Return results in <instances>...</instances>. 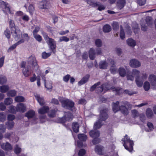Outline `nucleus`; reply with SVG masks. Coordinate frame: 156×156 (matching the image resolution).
I'll use <instances>...</instances> for the list:
<instances>
[{
    "label": "nucleus",
    "mask_w": 156,
    "mask_h": 156,
    "mask_svg": "<svg viewBox=\"0 0 156 156\" xmlns=\"http://www.w3.org/2000/svg\"><path fill=\"white\" fill-rule=\"evenodd\" d=\"M108 116L107 113V110L104 109L101 111L100 116V119L96 122L94 125V129L90 131V135L94 139L92 140V143L94 144H96L100 142V140L97 139L100 135L99 131L97 130L100 128L103 124V121H105L108 118Z\"/></svg>",
    "instance_id": "f257e3e1"
},
{
    "label": "nucleus",
    "mask_w": 156,
    "mask_h": 156,
    "mask_svg": "<svg viewBox=\"0 0 156 156\" xmlns=\"http://www.w3.org/2000/svg\"><path fill=\"white\" fill-rule=\"evenodd\" d=\"M27 62L29 64L31 65V68L30 69L27 66V67L23 68V74L26 77L30 75V69L36 71L39 68V66L35 56L32 55L30 56L28 58Z\"/></svg>",
    "instance_id": "f03ea898"
},
{
    "label": "nucleus",
    "mask_w": 156,
    "mask_h": 156,
    "mask_svg": "<svg viewBox=\"0 0 156 156\" xmlns=\"http://www.w3.org/2000/svg\"><path fill=\"white\" fill-rule=\"evenodd\" d=\"M111 88L112 89L113 91H115L118 94H120L123 91L122 88L120 87L113 88L111 87L110 85L108 84H103L101 87H97L96 89V91L98 93H102L104 94L105 92Z\"/></svg>",
    "instance_id": "7ed1b4c3"
},
{
    "label": "nucleus",
    "mask_w": 156,
    "mask_h": 156,
    "mask_svg": "<svg viewBox=\"0 0 156 156\" xmlns=\"http://www.w3.org/2000/svg\"><path fill=\"white\" fill-rule=\"evenodd\" d=\"M122 140L124 142L123 145L125 148L129 152H131L133 150V141L130 140L127 135L125 136L124 138L122 139Z\"/></svg>",
    "instance_id": "20e7f679"
},
{
    "label": "nucleus",
    "mask_w": 156,
    "mask_h": 156,
    "mask_svg": "<svg viewBox=\"0 0 156 156\" xmlns=\"http://www.w3.org/2000/svg\"><path fill=\"white\" fill-rule=\"evenodd\" d=\"M119 102L116 101L115 103H113L112 107L113 111L114 112H116L120 110L121 112L125 115H127L128 113V110L125 106H122L119 107L118 105Z\"/></svg>",
    "instance_id": "39448f33"
},
{
    "label": "nucleus",
    "mask_w": 156,
    "mask_h": 156,
    "mask_svg": "<svg viewBox=\"0 0 156 156\" xmlns=\"http://www.w3.org/2000/svg\"><path fill=\"white\" fill-rule=\"evenodd\" d=\"M59 100L61 102L62 105L64 108L71 110L74 105V103L71 100L60 98Z\"/></svg>",
    "instance_id": "423d86ee"
},
{
    "label": "nucleus",
    "mask_w": 156,
    "mask_h": 156,
    "mask_svg": "<svg viewBox=\"0 0 156 156\" xmlns=\"http://www.w3.org/2000/svg\"><path fill=\"white\" fill-rule=\"evenodd\" d=\"M11 33L12 36L16 41H18L20 38L21 35V32L18 27H13L11 30Z\"/></svg>",
    "instance_id": "0eeeda50"
},
{
    "label": "nucleus",
    "mask_w": 156,
    "mask_h": 156,
    "mask_svg": "<svg viewBox=\"0 0 156 156\" xmlns=\"http://www.w3.org/2000/svg\"><path fill=\"white\" fill-rule=\"evenodd\" d=\"M46 42L48 45L51 51L54 53H55L56 47V41L54 39L51 38Z\"/></svg>",
    "instance_id": "6e6552de"
},
{
    "label": "nucleus",
    "mask_w": 156,
    "mask_h": 156,
    "mask_svg": "<svg viewBox=\"0 0 156 156\" xmlns=\"http://www.w3.org/2000/svg\"><path fill=\"white\" fill-rule=\"evenodd\" d=\"M0 7L2 8L4 12L11 13L9 4L1 0H0Z\"/></svg>",
    "instance_id": "1a4fd4ad"
},
{
    "label": "nucleus",
    "mask_w": 156,
    "mask_h": 156,
    "mask_svg": "<svg viewBox=\"0 0 156 156\" xmlns=\"http://www.w3.org/2000/svg\"><path fill=\"white\" fill-rule=\"evenodd\" d=\"M110 65H111V67L110 70L111 73L113 74H115L117 72V69L115 67V63L112 60L109 62Z\"/></svg>",
    "instance_id": "9d476101"
},
{
    "label": "nucleus",
    "mask_w": 156,
    "mask_h": 156,
    "mask_svg": "<svg viewBox=\"0 0 156 156\" xmlns=\"http://www.w3.org/2000/svg\"><path fill=\"white\" fill-rule=\"evenodd\" d=\"M73 115L70 113L66 112L65 114V116L63 117L62 122H65L67 121H70L72 119Z\"/></svg>",
    "instance_id": "9b49d317"
},
{
    "label": "nucleus",
    "mask_w": 156,
    "mask_h": 156,
    "mask_svg": "<svg viewBox=\"0 0 156 156\" xmlns=\"http://www.w3.org/2000/svg\"><path fill=\"white\" fill-rule=\"evenodd\" d=\"M50 7V3L46 1H44L40 2L39 4V7L41 9H48Z\"/></svg>",
    "instance_id": "f8f14e48"
},
{
    "label": "nucleus",
    "mask_w": 156,
    "mask_h": 156,
    "mask_svg": "<svg viewBox=\"0 0 156 156\" xmlns=\"http://www.w3.org/2000/svg\"><path fill=\"white\" fill-rule=\"evenodd\" d=\"M26 110V106L23 103L19 104L16 107V110L17 112L23 113Z\"/></svg>",
    "instance_id": "ddd939ff"
},
{
    "label": "nucleus",
    "mask_w": 156,
    "mask_h": 156,
    "mask_svg": "<svg viewBox=\"0 0 156 156\" xmlns=\"http://www.w3.org/2000/svg\"><path fill=\"white\" fill-rule=\"evenodd\" d=\"M129 65L132 67L137 68L140 67L141 64L138 60L135 59H132L130 61Z\"/></svg>",
    "instance_id": "4468645a"
},
{
    "label": "nucleus",
    "mask_w": 156,
    "mask_h": 156,
    "mask_svg": "<svg viewBox=\"0 0 156 156\" xmlns=\"http://www.w3.org/2000/svg\"><path fill=\"white\" fill-rule=\"evenodd\" d=\"M149 81L151 85L154 87L156 86V76L154 75H150L148 78Z\"/></svg>",
    "instance_id": "2eb2a0df"
},
{
    "label": "nucleus",
    "mask_w": 156,
    "mask_h": 156,
    "mask_svg": "<svg viewBox=\"0 0 156 156\" xmlns=\"http://www.w3.org/2000/svg\"><path fill=\"white\" fill-rule=\"evenodd\" d=\"M1 147L2 149L5 150L9 151L11 150L12 149V146L8 142L2 144L1 145Z\"/></svg>",
    "instance_id": "dca6fc26"
},
{
    "label": "nucleus",
    "mask_w": 156,
    "mask_h": 156,
    "mask_svg": "<svg viewBox=\"0 0 156 156\" xmlns=\"http://www.w3.org/2000/svg\"><path fill=\"white\" fill-rule=\"evenodd\" d=\"M24 42V40L23 39H21L20 41H18L17 42L13 44L10 47L8 50V51H10L14 49H15L16 46L21 43Z\"/></svg>",
    "instance_id": "f3484780"
},
{
    "label": "nucleus",
    "mask_w": 156,
    "mask_h": 156,
    "mask_svg": "<svg viewBox=\"0 0 156 156\" xmlns=\"http://www.w3.org/2000/svg\"><path fill=\"white\" fill-rule=\"evenodd\" d=\"M36 99L37 100L40 105H43L44 104V99L40 95L36 94L35 95Z\"/></svg>",
    "instance_id": "a211bd4d"
},
{
    "label": "nucleus",
    "mask_w": 156,
    "mask_h": 156,
    "mask_svg": "<svg viewBox=\"0 0 156 156\" xmlns=\"http://www.w3.org/2000/svg\"><path fill=\"white\" fill-rule=\"evenodd\" d=\"M89 54L90 58L91 60H93L95 58L96 55V52L95 50L93 48H90L89 51Z\"/></svg>",
    "instance_id": "6ab92c4d"
},
{
    "label": "nucleus",
    "mask_w": 156,
    "mask_h": 156,
    "mask_svg": "<svg viewBox=\"0 0 156 156\" xmlns=\"http://www.w3.org/2000/svg\"><path fill=\"white\" fill-rule=\"evenodd\" d=\"M49 110V108L48 106H43L41 108L39 109L38 113L41 114H44L47 113Z\"/></svg>",
    "instance_id": "aec40b11"
},
{
    "label": "nucleus",
    "mask_w": 156,
    "mask_h": 156,
    "mask_svg": "<svg viewBox=\"0 0 156 156\" xmlns=\"http://www.w3.org/2000/svg\"><path fill=\"white\" fill-rule=\"evenodd\" d=\"M89 75H87L86 76L83 77V78L78 83V84L79 85H81L84 84L87 82L89 78Z\"/></svg>",
    "instance_id": "412c9836"
},
{
    "label": "nucleus",
    "mask_w": 156,
    "mask_h": 156,
    "mask_svg": "<svg viewBox=\"0 0 156 156\" xmlns=\"http://www.w3.org/2000/svg\"><path fill=\"white\" fill-rule=\"evenodd\" d=\"M125 4V0H118L117 5L120 9H122Z\"/></svg>",
    "instance_id": "4be33fe9"
},
{
    "label": "nucleus",
    "mask_w": 156,
    "mask_h": 156,
    "mask_svg": "<svg viewBox=\"0 0 156 156\" xmlns=\"http://www.w3.org/2000/svg\"><path fill=\"white\" fill-rule=\"evenodd\" d=\"M108 66V63L105 61H101L99 63L100 68L101 69H106L107 68Z\"/></svg>",
    "instance_id": "5701e85b"
},
{
    "label": "nucleus",
    "mask_w": 156,
    "mask_h": 156,
    "mask_svg": "<svg viewBox=\"0 0 156 156\" xmlns=\"http://www.w3.org/2000/svg\"><path fill=\"white\" fill-rule=\"evenodd\" d=\"M79 125L77 122L72 124V128L74 132L77 133L79 131Z\"/></svg>",
    "instance_id": "b1692460"
},
{
    "label": "nucleus",
    "mask_w": 156,
    "mask_h": 156,
    "mask_svg": "<svg viewBox=\"0 0 156 156\" xmlns=\"http://www.w3.org/2000/svg\"><path fill=\"white\" fill-rule=\"evenodd\" d=\"M118 72L119 74L121 76L123 77L126 76V70L123 67H120L118 69Z\"/></svg>",
    "instance_id": "393cba45"
},
{
    "label": "nucleus",
    "mask_w": 156,
    "mask_h": 156,
    "mask_svg": "<svg viewBox=\"0 0 156 156\" xmlns=\"http://www.w3.org/2000/svg\"><path fill=\"white\" fill-rule=\"evenodd\" d=\"M9 89L8 86L4 85L0 87V92L2 93H5L8 91Z\"/></svg>",
    "instance_id": "a878e982"
},
{
    "label": "nucleus",
    "mask_w": 156,
    "mask_h": 156,
    "mask_svg": "<svg viewBox=\"0 0 156 156\" xmlns=\"http://www.w3.org/2000/svg\"><path fill=\"white\" fill-rule=\"evenodd\" d=\"M127 44L132 47H134L136 44L135 41L132 39L129 38L127 40Z\"/></svg>",
    "instance_id": "bb28decb"
},
{
    "label": "nucleus",
    "mask_w": 156,
    "mask_h": 156,
    "mask_svg": "<svg viewBox=\"0 0 156 156\" xmlns=\"http://www.w3.org/2000/svg\"><path fill=\"white\" fill-rule=\"evenodd\" d=\"M103 150V147L101 146H96L95 148V151L99 154H101L102 151Z\"/></svg>",
    "instance_id": "cd10ccee"
},
{
    "label": "nucleus",
    "mask_w": 156,
    "mask_h": 156,
    "mask_svg": "<svg viewBox=\"0 0 156 156\" xmlns=\"http://www.w3.org/2000/svg\"><path fill=\"white\" fill-rule=\"evenodd\" d=\"M35 112L33 110H30L25 114V116L28 118H32L35 115Z\"/></svg>",
    "instance_id": "c85d7f7f"
},
{
    "label": "nucleus",
    "mask_w": 156,
    "mask_h": 156,
    "mask_svg": "<svg viewBox=\"0 0 156 156\" xmlns=\"http://www.w3.org/2000/svg\"><path fill=\"white\" fill-rule=\"evenodd\" d=\"M96 5V7H98L97 9L100 11L104 10L105 8V5H102L99 2H97Z\"/></svg>",
    "instance_id": "c756f323"
},
{
    "label": "nucleus",
    "mask_w": 156,
    "mask_h": 156,
    "mask_svg": "<svg viewBox=\"0 0 156 156\" xmlns=\"http://www.w3.org/2000/svg\"><path fill=\"white\" fill-rule=\"evenodd\" d=\"M44 85L46 88L48 90H51L52 86L51 82L49 80H47L46 82L44 83Z\"/></svg>",
    "instance_id": "7c9ffc66"
},
{
    "label": "nucleus",
    "mask_w": 156,
    "mask_h": 156,
    "mask_svg": "<svg viewBox=\"0 0 156 156\" xmlns=\"http://www.w3.org/2000/svg\"><path fill=\"white\" fill-rule=\"evenodd\" d=\"M78 138L81 141H85L87 139L86 135L84 134H79L78 135Z\"/></svg>",
    "instance_id": "2f4dec72"
},
{
    "label": "nucleus",
    "mask_w": 156,
    "mask_h": 156,
    "mask_svg": "<svg viewBox=\"0 0 156 156\" xmlns=\"http://www.w3.org/2000/svg\"><path fill=\"white\" fill-rule=\"evenodd\" d=\"M111 30V27L108 24L105 25L103 27V30L104 32L105 33H108L110 32Z\"/></svg>",
    "instance_id": "473e14b6"
},
{
    "label": "nucleus",
    "mask_w": 156,
    "mask_h": 156,
    "mask_svg": "<svg viewBox=\"0 0 156 156\" xmlns=\"http://www.w3.org/2000/svg\"><path fill=\"white\" fill-rule=\"evenodd\" d=\"M147 125L148 128V129H146V131H147L149 132L152 131L154 128L153 124L151 122H148Z\"/></svg>",
    "instance_id": "72a5a7b5"
},
{
    "label": "nucleus",
    "mask_w": 156,
    "mask_h": 156,
    "mask_svg": "<svg viewBox=\"0 0 156 156\" xmlns=\"http://www.w3.org/2000/svg\"><path fill=\"white\" fill-rule=\"evenodd\" d=\"M136 82L137 86L139 87H140L142 86L143 81V79L140 80L139 78H136Z\"/></svg>",
    "instance_id": "f704fd0d"
},
{
    "label": "nucleus",
    "mask_w": 156,
    "mask_h": 156,
    "mask_svg": "<svg viewBox=\"0 0 156 156\" xmlns=\"http://www.w3.org/2000/svg\"><path fill=\"white\" fill-rule=\"evenodd\" d=\"M12 99L10 98H6L4 100V103L6 105H9L12 103Z\"/></svg>",
    "instance_id": "c9c22d12"
},
{
    "label": "nucleus",
    "mask_w": 156,
    "mask_h": 156,
    "mask_svg": "<svg viewBox=\"0 0 156 156\" xmlns=\"http://www.w3.org/2000/svg\"><path fill=\"white\" fill-rule=\"evenodd\" d=\"M6 124L7 126V128L9 129H10L13 127L14 123L12 121H9L8 122L6 123Z\"/></svg>",
    "instance_id": "e433bc0d"
},
{
    "label": "nucleus",
    "mask_w": 156,
    "mask_h": 156,
    "mask_svg": "<svg viewBox=\"0 0 156 156\" xmlns=\"http://www.w3.org/2000/svg\"><path fill=\"white\" fill-rule=\"evenodd\" d=\"M132 73L133 76H136V78H139L140 73L139 70L135 69H133V70Z\"/></svg>",
    "instance_id": "4c0bfd02"
},
{
    "label": "nucleus",
    "mask_w": 156,
    "mask_h": 156,
    "mask_svg": "<svg viewBox=\"0 0 156 156\" xmlns=\"http://www.w3.org/2000/svg\"><path fill=\"white\" fill-rule=\"evenodd\" d=\"M146 22L147 24L150 26H151L152 23V20L151 17L149 16H147L146 18Z\"/></svg>",
    "instance_id": "58836bf2"
},
{
    "label": "nucleus",
    "mask_w": 156,
    "mask_h": 156,
    "mask_svg": "<svg viewBox=\"0 0 156 156\" xmlns=\"http://www.w3.org/2000/svg\"><path fill=\"white\" fill-rule=\"evenodd\" d=\"M150 85L149 82H145L144 84V90L146 91L148 90L150 88Z\"/></svg>",
    "instance_id": "ea45409f"
},
{
    "label": "nucleus",
    "mask_w": 156,
    "mask_h": 156,
    "mask_svg": "<svg viewBox=\"0 0 156 156\" xmlns=\"http://www.w3.org/2000/svg\"><path fill=\"white\" fill-rule=\"evenodd\" d=\"M16 91L15 90H10L7 93L8 96L14 97L16 94Z\"/></svg>",
    "instance_id": "a19ab883"
},
{
    "label": "nucleus",
    "mask_w": 156,
    "mask_h": 156,
    "mask_svg": "<svg viewBox=\"0 0 156 156\" xmlns=\"http://www.w3.org/2000/svg\"><path fill=\"white\" fill-rule=\"evenodd\" d=\"M6 77L2 75H0V84H2L6 82Z\"/></svg>",
    "instance_id": "79ce46f5"
},
{
    "label": "nucleus",
    "mask_w": 156,
    "mask_h": 156,
    "mask_svg": "<svg viewBox=\"0 0 156 156\" xmlns=\"http://www.w3.org/2000/svg\"><path fill=\"white\" fill-rule=\"evenodd\" d=\"M87 2L90 6L94 7H96V5L97 2H94L93 0H87Z\"/></svg>",
    "instance_id": "37998d69"
},
{
    "label": "nucleus",
    "mask_w": 156,
    "mask_h": 156,
    "mask_svg": "<svg viewBox=\"0 0 156 156\" xmlns=\"http://www.w3.org/2000/svg\"><path fill=\"white\" fill-rule=\"evenodd\" d=\"M146 114L148 117H151L153 115L152 110L150 108H148L146 111Z\"/></svg>",
    "instance_id": "c03bdc74"
},
{
    "label": "nucleus",
    "mask_w": 156,
    "mask_h": 156,
    "mask_svg": "<svg viewBox=\"0 0 156 156\" xmlns=\"http://www.w3.org/2000/svg\"><path fill=\"white\" fill-rule=\"evenodd\" d=\"M24 98L22 96H18L15 97V101L17 102H23L24 100Z\"/></svg>",
    "instance_id": "a18cd8bd"
},
{
    "label": "nucleus",
    "mask_w": 156,
    "mask_h": 156,
    "mask_svg": "<svg viewBox=\"0 0 156 156\" xmlns=\"http://www.w3.org/2000/svg\"><path fill=\"white\" fill-rule=\"evenodd\" d=\"M69 40V39L65 36H63L60 37L59 38V41L60 42L65 41L68 42Z\"/></svg>",
    "instance_id": "49530a36"
},
{
    "label": "nucleus",
    "mask_w": 156,
    "mask_h": 156,
    "mask_svg": "<svg viewBox=\"0 0 156 156\" xmlns=\"http://www.w3.org/2000/svg\"><path fill=\"white\" fill-rule=\"evenodd\" d=\"M34 10V7L33 5L30 4L28 7V11L30 14H32Z\"/></svg>",
    "instance_id": "de8ad7c7"
},
{
    "label": "nucleus",
    "mask_w": 156,
    "mask_h": 156,
    "mask_svg": "<svg viewBox=\"0 0 156 156\" xmlns=\"http://www.w3.org/2000/svg\"><path fill=\"white\" fill-rule=\"evenodd\" d=\"M126 78L128 80L133 81L134 79V76L131 73H128L127 74Z\"/></svg>",
    "instance_id": "09e8293b"
},
{
    "label": "nucleus",
    "mask_w": 156,
    "mask_h": 156,
    "mask_svg": "<svg viewBox=\"0 0 156 156\" xmlns=\"http://www.w3.org/2000/svg\"><path fill=\"white\" fill-rule=\"evenodd\" d=\"M4 34L8 39H9L10 38V33L8 29H6L4 31Z\"/></svg>",
    "instance_id": "8fccbe9b"
},
{
    "label": "nucleus",
    "mask_w": 156,
    "mask_h": 156,
    "mask_svg": "<svg viewBox=\"0 0 156 156\" xmlns=\"http://www.w3.org/2000/svg\"><path fill=\"white\" fill-rule=\"evenodd\" d=\"M5 119L6 116L4 113L3 112L0 113V121L3 122L5 120Z\"/></svg>",
    "instance_id": "3c124183"
},
{
    "label": "nucleus",
    "mask_w": 156,
    "mask_h": 156,
    "mask_svg": "<svg viewBox=\"0 0 156 156\" xmlns=\"http://www.w3.org/2000/svg\"><path fill=\"white\" fill-rule=\"evenodd\" d=\"M51 55V52L46 53L45 52H44L42 53V57L44 59H46L50 56Z\"/></svg>",
    "instance_id": "603ef678"
},
{
    "label": "nucleus",
    "mask_w": 156,
    "mask_h": 156,
    "mask_svg": "<svg viewBox=\"0 0 156 156\" xmlns=\"http://www.w3.org/2000/svg\"><path fill=\"white\" fill-rule=\"evenodd\" d=\"M35 39L39 42H40L42 40V37L39 35L37 34L36 35H33Z\"/></svg>",
    "instance_id": "864d4df0"
},
{
    "label": "nucleus",
    "mask_w": 156,
    "mask_h": 156,
    "mask_svg": "<svg viewBox=\"0 0 156 156\" xmlns=\"http://www.w3.org/2000/svg\"><path fill=\"white\" fill-rule=\"evenodd\" d=\"M120 36L122 39H123L125 37V34L123 30L122 27H121V30L120 34Z\"/></svg>",
    "instance_id": "5fc2aeb1"
},
{
    "label": "nucleus",
    "mask_w": 156,
    "mask_h": 156,
    "mask_svg": "<svg viewBox=\"0 0 156 156\" xmlns=\"http://www.w3.org/2000/svg\"><path fill=\"white\" fill-rule=\"evenodd\" d=\"M56 110H51L50 113L48 114V116L51 117H54L55 115V113L56 112Z\"/></svg>",
    "instance_id": "6e6d98bb"
},
{
    "label": "nucleus",
    "mask_w": 156,
    "mask_h": 156,
    "mask_svg": "<svg viewBox=\"0 0 156 156\" xmlns=\"http://www.w3.org/2000/svg\"><path fill=\"white\" fill-rule=\"evenodd\" d=\"M86 153V151L83 149H80L78 153L79 156H84Z\"/></svg>",
    "instance_id": "4d7b16f0"
},
{
    "label": "nucleus",
    "mask_w": 156,
    "mask_h": 156,
    "mask_svg": "<svg viewBox=\"0 0 156 156\" xmlns=\"http://www.w3.org/2000/svg\"><path fill=\"white\" fill-rule=\"evenodd\" d=\"M21 151V149L18 145H16L14 149V152L16 154H19Z\"/></svg>",
    "instance_id": "13d9d810"
},
{
    "label": "nucleus",
    "mask_w": 156,
    "mask_h": 156,
    "mask_svg": "<svg viewBox=\"0 0 156 156\" xmlns=\"http://www.w3.org/2000/svg\"><path fill=\"white\" fill-rule=\"evenodd\" d=\"M9 111L11 113H15L17 111L16 109H15V107L13 106H11L9 107Z\"/></svg>",
    "instance_id": "bf43d9fd"
},
{
    "label": "nucleus",
    "mask_w": 156,
    "mask_h": 156,
    "mask_svg": "<svg viewBox=\"0 0 156 156\" xmlns=\"http://www.w3.org/2000/svg\"><path fill=\"white\" fill-rule=\"evenodd\" d=\"M21 35L22 37L23 38V39L24 40V41L25 40L28 41L30 37L28 34L27 33H24L22 34H21Z\"/></svg>",
    "instance_id": "052dcab7"
},
{
    "label": "nucleus",
    "mask_w": 156,
    "mask_h": 156,
    "mask_svg": "<svg viewBox=\"0 0 156 156\" xmlns=\"http://www.w3.org/2000/svg\"><path fill=\"white\" fill-rule=\"evenodd\" d=\"M100 84V82H98L96 83H95L94 85H93L90 88V90L91 91H93L96 88V87L98 86Z\"/></svg>",
    "instance_id": "680f3d73"
},
{
    "label": "nucleus",
    "mask_w": 156,
    "mask_h": 156,
    "mask_svg": "<svg viewBox=\"0 0 156 156\" xmlns=\"http://www.w3.org/2000/svg\"><path fill=\"white\" fill-rule=\"evenodd\" d=\"M96 45L98 47H100L102 45V43L100 39H98L95 41Z\"/></svg>",
    "instance_id": "e2e57ef3"
},
{
    "label": "nucleus",
    "mask_w": 156,
    "mask_h": 156,
    "mask_svg": "<svg viewBox=\"0 0 156 156\" xmlns=\"http://www.w3.org/2000/svg\"><path fill=\"white\" fill-rule=\"evenodd\" d=\"M42 34L43 35V36L44 37V38L46 41V42H47V41H48V40H50V39L51 38L49 37H48L47 34L44 32H42Z\"/></svg>",
    "instance_id": "0e129e2a"
},
{
    "label": "nucleus",
    "mask_w": 156,
    "mask_h": 156,
    "mask_svg": "<svg viewBox=\"0 0 156 156\" xmlns=\"http://www.w3.org/2000/svg\"><path fill=\"white\" fill-rule=\"evenodd\" d=\"M113 29L114 30H116L119 28V25L118 23L116 22H114L113 23L112 25Z\"/></svg>",
    "instance_id": "69168bd1"
},
{
    "label": "nucleus",
    "mask_w": 156,
    "mask_h": 156,
    "mask_svg": "<svg viewBox=\"0 0 156 156\" xmlns=\"http://www.w3.org/2000/svg\"><path fill=\"white\" fill-rule=\"evenodd\" d=\"M70 78V75L69 74H67L63 77V80L66 82H67L69 80Z\"/></svg>",
    "instance_id": "338daca9"
},
{
    "label": "nucleus",
    "mask_w": 156,
    "mask_h": 156,
    "mask_svg": "<svg viewBox=\"0 0 156 156\" xmlns=\"http://www.w3.org/2000/svg\"><path fill=\"white\" fill-rule=\"evenodd\" d=\"M40 29V27H35L33 32V35H34L37 34V33L39 31Z\"/></svg>",
    "instance_id": "774afa93"
}]
</instances>
